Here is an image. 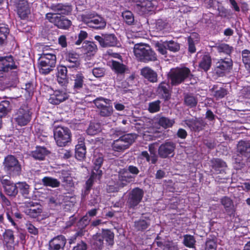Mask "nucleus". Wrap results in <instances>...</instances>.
I'll return each instance as SVG.
<instances>
[{"mask_svg": "<svg viewBox=\"0 0 250 250\" xmlns=\"http://www.w3.org/2000/svg\"><path fill=\"white\" fill-rule=\"evenodd\" d=\"M47 7L54 13H48L45 19L58 28L62 29H68L71 25L70 20L61 15H68L72 11L70 6L61 3L48 4Z\"/></svg>", "mask_w": 250, "mask_h": 250, "instance_id": "nucleus-1", "label": "nucleus"}, {"mask_svg": "<svg viewBox=\"0 0 250 250\" xmlns=\"http://www.w3.org/2000/svg\"><path fill=\"white\" fill-rule=\"evenodd\" d=\"M122 130H116L115 135L121 136L118 139L114 140L112 144V148L115 151L122 152L128 148L137 138L135 134L129 133L123 134Z\"/></svg>", "mask_w": 250, "mask_h": 250, "instance_id": "nucleus-2", "label": "nucleus"}, {"mask_svg": "<svg viewBox=\"0 0 250 250\" xmlns=\"http://www.w3.org/2000/svg\"><path fill=\"white\" fill-rule=\"evenodd\" d=\"M193 75L190 69L186 67L172 68L168 74V78L172 85L177 86L188 78L191 79Z\"/></svg>", "mask_w": 250, "mask_h": 250, "instance_id": "nucleus-3", "label": "nucleus"}, {"mask_svg": "<svg viewBox=\"0 0 250 250\" xmlns=\"http://www.w3.org/2000/svg\"><path fill=\"white\" fill-rule=\"evenodd\" d=\"M136 57L141 62H148L157 60L155 53L148 45L143 43L136 44L134 47Z\"/></svg>", "mask_w": 250, "mask_h": 250, "instance_id": "nucleus-4", "label": "nucleus"}, {"mask_svg": "<svg viewBox=\"0 0 250 250\" xmlns=\"http://www.w3.org/2000/svg\"><path fill=\"white\" fill-rule=\"evenodd\" d=\"M40 72L46 75L51 72L56 64V56L52 53H43L39 59Z\"/></svg>", "mask_w": 250, "mask_h": 250, "instance_id": "nucleus-5", "label": "nucleus"}, {"mask_svg": "<svg viewBox=\"0 0 250 250\" xmlns=\"http://www.w3.org/2000/svg\"><path fill=\"white\" fill-rule=\"evenodd\" d=\"M82 21L88 27L96 29H102L105 27V20L95 13H90L82 17Z\"/></svg>", "mask_w": 250, "mask_h": 250, "instance_id": "nucleus-6", "label": "nucleus"}, {"mask_svg": "<svg viewBox=\"0 0 250 250\" xmlns=\"http://www.w3.org/2000/svg\"><path fill=\"white\" fill-rule=\"evenodd\" d=\"M54 136L57 145L60 147L66 146L71 140L70 130L66 127H55L54 129Z\"/></svg>", "mask_w": 250, "mask_h": 250, "instance_id": "nucleus-7", "label": "nucleus"}, {"mask_svg": "<svg viewBox=\"0 0 250 250\" xmlns=\"http://www.w3.org/2000/svg\"><path fill=\"white\" fill-rule=\"evenodd\" d=\"M93 103L101 117H109L112 115L113 108L110 100L100 97L94 100Z\"/></svg>", "mask_w": 250, "mask_h": 250, "instance_id": "nucleus-8", "label": "nucleus"}, {"mask_svg": "<svg viewBox=\"0 0 250 250\" xmlns=\"http://www.w3.org/2000/svg\"><path fill=\"white\" fill-rule=\"evenodd\" d=\"M144 195L142 189L136 188L132 189L127 195L126 206L129 208L134 209L141 202Z\"/></svg>", "mask_w": 250, "mask_h": 250, "instance_id": "nucleus-9", "label": "nucleus"}, {"mask_svg": "<svg viewBox=\"0 0 250 250\" xmlns=\"http://www.w3.org/2000/svg\"><path fill=\"white\" fill-rule=\"evenodd\" d=\"M32 113L29 108L23 105L16 112L14 120L17 124L20 126L26 125L31 120Z\"/></svg>", "mask_w": 250, "mask_h": 250, "instance_id": "nucleus-10", "label": "nucleus"}, {"mask_svg": "<svg viewBox=\"0 0 250 250\" xmlns=\"http://www.w3.org/2000/svg\"><path fill=\"white\" fill-rule=\"evenodd\" d=\"M95 39L98 41L103 47L115 46L118 44V40L114 34H102V36H95Z\"/></svg>", "mask_w": 250, "mask_h": 250, "instance_id": "nucleus-11", "label": "nucleus"}, {"mask_svg": "<svg viewBox=\"0 0 250 250\" xmlns=\"http://www.w3.org/2000/svg\"><path fill=\"white\" fill-rule=\"evenodd\" d=\"M233 62L230 58L221 59L216 63L215 71L217 75L221 76L232 68Z\"/></svg>", "mask_w": 250, "mask_h": 250, "instance_id": "nucleus-12", "label": "nucleus"}, {"mask_svg": "<svg viewBox=\"0 0 250 250\" xmlns=\"http://www.w3.org/2000/svg\"><path fill=\"white\" fill-rule=\"evenodd\" d=\"M4 168L10 173L19 175L21 170V167L16 157H5Z\"/></svg>", "mask_w": 250, "mask_h": 250, "instance_id": "nucleus-13", "label": "nucleus"}, {"mask_svg": "<svg viewBox=\"0 0 250 250\" xmlns=\"http://www.w3.org/2000/svg\"><path fill=\"white\" fill-rule=\"evenodd\" d=\"M185 123L191 130L195 132L204 130L207 125L206 121L201 118L187 119L185 121Z\"/></svg>", "mask_w": 250, "mask_h": 250, "instance_id": "nucleus-14", "label": "nucleus"}, {"mask_svg": "<svg viewBox=\"0 0 250 250\" xmlns=\"http://www.w3.org/2000/svg\"><path fill=\"white\" fill-rule=\"evenodd\" d=\"M156 92L158 95L165 101H168L171 98V89L169 84L167 82L163 81L159 83Z\"/></svg>", "mask_w": 250, "mask_h": 250, "instance_id": "nucleus-15", "label": "nucleus"}, {"mask_svg": "<svg viewBox=\"0 0 250 250\" xmlns=\"http://www.w3.org/2000/svg\"><path fill=\"white\" fill-rule=\"evenodd\" d=\"M16 68L12 56L0 57V71L7 72Z\"/></svg>", "mask_w": 250, "mask_h": 250, "instance_id": "nucleus-16", "label": "nucleus"}, {"mask_svg": "<svg viewBox=\"0 0 250 250\" xmlns=\"http://www.w3.org/2000/svg\"><path fill=\"white\" fill-rule=\"evenodd\" d=\"M57 69L56 77L58 83L62 86H66L68 83L66 67L61 65L58 66Z\"/></svg>", "mask_w": 250, "mask_h": 250, "instance_id": "nucleus-17", "label": "nucleus"}, {"mask_svg": "<svg viewBox=\"0 0 250 250\" xmlns=\"http://www.w3.org/2000/svg\"><path fill=\"white\" fill-rule=\"evenodd\" d=\"M15 4L18 14L21 18H25L30 12L27 0H17Z\"/></svg>", "mask_w": 250, "mask_h": 250, "instance_id": "nucleus-18", "label": "nucleus"}, {"mask_svg": "<svg viewBox=\"0 0 250 250\" xmlns=\"http://www.w3.org/2000/svg\"><path fill=\"white\" fill-rule=\"evenodd\" d=\"M68 98L67 93L63 91L55 90L49 99V102L53 104H59Z\"/></svg>", "mask_w": 250, "mask_h": 250, "instance_id": "nucleus-19", "label": "nucleus"}, {"mask_svg": "<svg viewBox=\"0 0 250 250\" xmlns=\"http://www.w3.org/2000/svg\"><path fill=\"white\" fill-rule=\"evenodd\" d=\"M0 180L8 195L15 196L18 193V186L11 183L8 179H5L4 176L0 177Z\"/></svg>", "mask_w": 250, "mask_h": 250, "instance_id": "nucleus-20", "label": "nucleus"}, {"mask_svg": "<svg viewBox=\"0 0 250 250\" xmlns=\"http://www.w3.org/2000/svg\"><path fill=\"white\" fill-rule=\"evenodd\" d=\"M30 208L26 209L25 213L32 218H36L42 212V207L38 203L31 202L29 203Z\"/></svg>", "mask_w": 250, "mask_h": 250, "instance_id": "nucleus-21", "label": "nucleus"}, {"mask_svg": "<svg viewBox=\"0 0 250 250\" xmlns=\"http://www.w3.org/2000/svg\"><path fill=\"white\" fill-rule=\"evenodd\" d=\"M84 77L82 73H78L73 76V88L75 92H80L84 85Z\"/></svg>", "mask_w": 250, "mask_h": 250, "instance_id": "nucleus-22", "label": "nucleus"}, {"mask_svg": "<svg viewBox=\"0 0 250 250\" xmlns=\"http://www.w3.org/2000/svg\"><path fill=\"white\" fill-rule=\"evenodd\" d=\"M134 177L129 174L127 170L124 169L120 171L118 174V185L120 187L123 188L127 185V183L133 181V179Z\"/></svg>", "mask_w": 250, "mask_h": 250, "instance_id": "nucleus-23", "label": "nucleus"}, {"mask_svg": "<svg viewBox=\"0 0 250 250\" xmlns=\"http://www.w3.org/2000/svg\"><path fill=\"white\" fill-rule=\"evenodd\" d=\"M141 75L149 82L156 83L158 81V75L153 70L148 67H145L141 69Z\"/></svg>", "mask_w": 250, "mask_h": 250, "instance_id": "nucleus-24", "label": "nucleus"}, {"mask_svg": "<svg viewBox=\"0 0 250 250\" xmlns=\"http://www.w3.org/2000/svg\"><path fill=\"white\" fill-rule=\"evenodd\" d=\"M221 203L224 206L227 213L231 216L234 215L235 208L232 200L228 196H224L221 199Z\"/></svg>", "mask_w": 250, "mask_h": 250, "instance_id": "nucleus-25", "label": "nucleus"}, {"mask_svg": "<svg viewBox=\"0 0 250 250\" xmlns=\"http://www.w3.org/2000/svg\"><path fill=\"white\" fill-rule=\"evenodd\" d=\"M175 149V145L172 142H167L160 146L159 153L161 156H167L172 153Z\"/></svg>", "mask_w": 250, "mask_h": 250, "instance_id": "nucleus-26", "label": "nucleus"}, {"mask_svg": "<svg viewBox=\"0 0 250 250\" xmlns=\"http://www.w3.org/2000/svg\"><path fill=\"white\" fill-rule=\"evenodd\" d=\"M82 48L84 53L89 56L94 55L97 51V45L93 42H84Z\"/></svg>", "mask_w": 250, "mask_h": 250, "instance_id": "nucleus-27", "label": "nucleus"}, {"mask_svg": "<svg viewBox=\"0 0 250 250\" xmlns=\"http://www.w3.org/2000/svg\"><path fill=\"white\" fill-rule=\"evenodd\" d=\"M9 31L8 25L4 23H0V45H2L6 42Z\"/></svg>", "mask_w": 250, "mask_h": 250, "instance_id": "nucleus-28", "label": "nucleus"}, {"mask_svg": "<svg viewBox=\"0 0 250 250\" xmlns=\"http://www.w3.org/2000/svg\"><path fill=\"white\" fill-rule=\"evenodd\" d=\"M184 104L189 107H195L198 103L197 97L192 93L184 94Z\"/></svg>", "mask_w": 250, "mask_h": 250, "instance_id": "nucleus-29", "label": "nucleus"}, {"mask_svg": "<svg viewBox=\"0 0 250 250\" xmlns=\"http://www.w3.org/2000/svg\"><path fill=\"white\" fill-rule=\"evenodd\" d=\"M211 62L212 59L211 56L209 54H206L202 58L199 62V66L205 71H207L209 69L211 65Z\"/></svg>", "mask_w": 250, "mask_h": 250, "instance_id": "nucleus-30", "label": "nucleus"}, {"mask_svg": "<svg viewBox=\"0 0 250 250\" xmlns=\"http://www.w3.org/2000/svg\"><path fill=\"white\" fill-rule=\"evenodd\" d=\"M101 234L106 242V244L108 246H112L114 243V234L109 229H103Z\"/></svg>", "mask_w": 250, "mask_h": 250, "instance_id": "nucleus-31", "label": "nucleus"}, {"mask_svg": "<svg viewBox=\"0 0 250 250\" xmlns=\"http://www.w3.org/2000/svg\"><path fill=\"white\" fill-rule=\"evenodd\" d=\"M237 149L241 155H248L250 154V144L248 142L240 141L237 144Z\"/></svg>", "mask_w": 250, "mask_h": 250, "instance_id": "nucleus-32", "label": "nucleus"}, {"mask_svg": "<svg viewBox=\"0 0 250 250\" xmlns=\"http://www.w3.org/2000/svg\"><path fill=\"white\" fill-rule=\"evenodd\" d=\"M151 0H134L135 3L134 6L135 9L138 12H145L146 7Z\"/></svg>", "mask_w": 250, "mask_h": 250, "instance_id": "nucleus-33", "label": "nucleus"}, {"mask_svg": "<svg viewBox=\"0 0 250 250\" xmlns=\"http://www.w3.org/2000/svg\"><path fill=\"white\" fill-rule=\"evenodd\" d=\"M66 62L70 63H73V65H68V67H77L80 65L79 62V55L75 53H69L66 56Z\"/></svg>", "mask_w": 250, "mask_h": 250, "instance_id": "nucleus-34", "label": "nucleus"}, {"mask_svg": "<svg viewBox=\"0 0 250 250\" xmlns=\"http://www.w3.org/2000/svg\"><path fill=\"white\" fill-rule=\"evenodd\" d=\"M215 47L219 53H222L228 55H230L233 51V47L224 43L215 46Z\"/></svg>", "mask_w": 250, "mask_h": 250, "instance_id": "nucleus-35", "label": "nucleus"}, {"mask_svg": "<svg viewBox=\"0 0 250 250\" xmlns=\"http://www.w3.org/2000/svg\"><path fill=\"white\" fill-rule=\"evenodd\" d=\"M50 154V151L44 146H37L36 149L32 152V156H45Z\"/></svg>", "mask_w": 250, "mask_h": 250, "instance_id": "nucleus-36", "label": "nucleus"}, {"mask_svg": "<svg viewBox=\"0 0 250 250\" xmlns=\"http://www.w3.org/2000/svg\"><path fill=\"white\" fill-rule=\"evenodd\" d=\"M42 184L45 186L57 188L60 186V182L56 179L49 177H45L42 179Z\"/></svg>", "mask_w": 250, "mask_h": 250, "instance_id": "nucleus-37", "label": "nucleus"}, {"mask_svg": "<svg viewBox=\"0 0 250 250\" xmlns=\"http://www.w3.org/2000/svg\"><path fill=\"white\" fill-rule=\"evenodd\" d=\"M18 189L25 198H29V186L25 182H19L17 183Z\"/></svg>", "mask_w": 250, "mask_h": 250, "instance_id": "nucleus-38", "label": "nucleus"}, {"mask_svg": "<svg viewBox=\"0 0 250 250\" xmlns=\"http://www.w3.org/2000/svg\"><path fill=\"white\" fill-rule=\"evenodd\" d=\"M112 66L116 73L118 74H123L128 70L125 65L115 61L112 62Z\"/></svg>", "mask_w": 250, "mask_h": 250, "instance_id": "nucleus-39", "label": "nucleus"}, {"mask_svg": "<svg viewBox=\"0 0 250 250\" xmlns=\"http://www.w3.org/2000/svg\"><path fill=\"white\" fill-rule=\"evenodd\" d=\"M175 121L173 119H170L165 117H161L158 120L159 125L165 128L172 127Z\"/></svg>", "mask_w": 250, "mask_h": 250, "instance_id": "nucleus-40", "label": "nucleus"}, {"mask_svg": "<svg viewBox=\"0 0 250 250\" xmlns=\"http://www.w3.org/2000/svg\"><path fill=\"white\" fill-rule=\"evenodd\" d=\"M101 130V125L98 123H90L87 129V133L89 135H95Z\"/></svg>", "mask_w": 250, "mask_h": 250, "instance_id": "nucleus-41", "label": "nucleus"}, {"mask_svg": "<svg viewBox=\"0 0 250 250\" xmlns=\"http://www.w3.org/2000/svg\"><path fill=\"white\" fill-rule=\"evenodd\" d=\"M242 61L247 70L250 71V51L245 49L242 51Z\"/></svg>", "mask_w": 250, "mask_h": 250, "instance_id": "nucleus-42", "label": "nucleus"}, {"mask_svg": "<svg viewBox=\"0 0 250 250\" xmlns=\"http://www.w3.org/2000/svg\"><path fill=\"white\" fill-rule=\"evenodd\" d=\"M149 221L140 219L134 222V227L138 230H143L146 229L149 226Z\"/></svg>", "mask_w": 250, "mask_h": 250, "instance_id": "nucleus-43", "label": "nucleus"}, {"mask_svg": "<svg viewBox=\"0 0 250 250\" xmlns=\"http://www.w3.org/2000/svg\"><path fill=\"white\" fill-rule=\"evenodd\" d=\"M10 103L7 101H3L0 103V118L5 116L9 110Z\"/></svg>", "mask_w": 250, "mask_h": 250, "instance_id": "nucleus-44", "label": "nucleus"}, {"mask_svg": "<svg viewBox=\"0 0 250 250\" xmlns=\"http://www.w3.org/2000/svg\"><path fill=\"white\" fill-rule=\"evenodd\" d=\"M183 237V244L185 246L188 248L194 247L196 241L193 236L186 234L184 235Z\"/></svg>", "mask_w": 250, "mask_h": 250, "instance_id": "nucleus-45", "label": "nucleus"}, {"mask_svg": "<svg viewBox=\"0 0 250 250\" xmlns=\"http://www.w3.org/2000/svg\"><path fill=\"white\" fill-rule=\"evenodd\" d=\"M217 243L214 239L207 238L204 246V250H216Z\"/></svg>", "mask_w": 250, "mask_h": 250, "instance_id": "nucleus-46", "label": "nucleus"}, {"mask_svg": "<svg viewBox=\"0 0 250 250\" xmlns=\"http://www.w3.org/2000/svg\"><path fill=\"white\" fill-rule=\"evenodd\" d=\"M4 241L6 243L13 244L14 243V235L13 231L11 229H6L3 234Z\"/></svg>", "mask_w": 250, "mask_h": 250, "instance_id": "nucleus-47", "label": "nucleus"}, {"mask_svg": "<svg viewBox=\"0 0 250 250\" xmlns=\"http://www.w3.org/2000/svg\"><path fill=\"white\" fill-rule=\"evenodd\" d=\"M94 240V245L99 250H101L104 245V239L101 233H96L93 237Z\"/></svg>", "mask_w": 250, "mask_h": 250, "instance_id": "nucleus-48", "label": "nucleus"}, {"mask_svg": "<svg viewBox=\"0 0 250 250\" xmlns=\"http://www.w3.org/2000/svg\"><path fill=\"white\" fill-rule=\"evenodd\" d=\"M161 101L157 100L148 104V110L150 113H155L160 111Z\"/></svg>", "mask_w": 250, "mask_h": 250, "instance_id": "nucleus-49", "label": "nucleus"}, {"mask_svg": "<svg viewBox=\"0 0 250 250\" xmlns=\"http://www.w3.org/2000/svg\"><path fill=\"white\" fill-rule=\"evenodd\" d=\"M49 243L57 245H60L65 246L66 243V239L63 235H58L52 239Z\"/></svg>", "mask_w": 250, "mask_h": 250, "instance_id": "nucleus-50", "label": "nucleus"}, {"mask_svg": "<svg viewBox=\"0 0 250 250\" xmlns=\"http://www.w3.org/2000/svg\"><path fill=\"white\" fill-rule=\"evenodd\" d=\"M122 16L125 21V22L128 24H132L134 21V16L132 13L129 11H125L123 12Z\"/></svg>", "mask_w": 250, "mask_h": 250, "instance_id": "nucleus-51", "label": "nucleus"}, {"mask_svg": "<svg viewBox=\"0 0 250 250\" xmlns=\"http://www.w3.org/2000/svg\"><path fill=\"white\" fill-rule=\"evenodd\" d=\"M167 49L172 52H177L180 49V44L172 40L166 41Z\"/></svg>", "mask_w": 250, "mask_h": 250, "instance_id": "nucleus-52", "label": "nucleus"}, {"mask_svg": "<svg viewBox=\"0 0 250 250\" xmlns=\"http://www.w3.org/2000/svg\"><path fill=\"white\" fill-rule=\"evenodd\" d=\"M90 221V219L89 216L86 214L79 220L78 222L77 226L78 228L82 230L89 224Z\"/></svg>", "mask_w": 250, "mask_h": 250, "instance_id": "nucleus-53", "label": "nucleus"}, {"mask_svg": "<svg viewBox=\"0 0 250 250\" xmlns=\"http://www.w3.org/2000/svg\"><path fill=\"white\" fill-rule=\"evenodd\" d=\"M155 47L156 50L161 54L165 55L167 54V46L166 44V41L162 43L157 42L155 43Z\"/></svg>", "mask_w": 250, "mask_h": 250, "instance_id": "nucleus-54", "label": "nucleus"}, {"mask_svg": "<svg viewBox=\"0 0 250 250\" xmlns=\"http://www.w3.org/2000/svg\"><path fill=\"white\" fill-rule=\"evenodd\" d=\"M86 147L85 145H77L75 147V156H85L86 154Z\"/></svg>", "mask_w": 250, "mask_h": 250, "instance_id": "nucleus-55", "label": "nucleus"}, {"mask_svg": "<svg viewBox=\"0 0 250 250\" xmlns=\"http://www.w3.org/2000/svg\"><path fill=\"white\" fill-rule=\"evenodd\" d=\"M227 93L228 91L226 89L220 88L219 89L214 91L213 95L216 99H219L224 98L227 95Z\"/></svg>", "mask_w": 250, "mask_h": 250, "instance_id": "nucleus-56", "label": "nucleus"}, {"mask_svg": "<svg viewBox=\"0 0 250 250\" xmlns=\"http://www.w3.org/2000/svg\"><path fill=\"white\" fill-rule=\"evenodd\" d=\"M93 75L96 78L103 77L105 74V69L103 67H95L92 69Z\"/></svg>", "mask_w": 250, "mask_h": 250, "instance_id": "nucleus-57", "label": "nucleus"}, {"mask_svg": "<svg viewBox=\"0 0 250 250\" xmlns=\"http://www.w3.org/2000/svg\"><path fill=\"white\" fill-rule=\"evenodd\" d=\"M212 167L214 168L224 167H226V164L219 158H213L212 160Z\"/></svg>", "mask_w": 250, "mask_h": 250, "instance_id": "nucleus-58", "label": "nucleus"}, {"mask_svg": "<svg viewBox=\"0 0 250 250\" xmlns=\"http://www.w3.org/2000/svg\"><path fill=\"white\" fill-rule=\"evenodd\" d=\"M26 228L27 229L29 233L34 235L38 234L39 231L38 229L36 228L30 222H27L25 224Z\"/></svg>", "mask_w": 250, "mask_h": 250, "instance_id": "nucleus-59", "label": "nucleus"}, {"mask_svg": "<svg viewBox=\"0 0 250 250\" xmlns=\"http://www.w3.org/2000/svg\"><path fill=\"white\" fill-rule=\"evenodd\" d=\"M87 37V33L86 32L81 30L78 34V39L76 41L75 44L80 45L82 42Z\"/></svg>", "mask_w": 250, "mask_h": 250, "instance_id": "nucleus-60", "label": "nucleus"}, {"mask_svg": "<svg viewBox=\"0 0 250 250\" xmlns=\"http://www.w3.org/2000/svg\"><path fill=\"white\" fill-rule=\"evenodd\" d=\"M234 163L236 168H241L245 165L246 161L242 157H236L234 158Z\"/></svg>", "mask_w": 250, "mask_h": 250, "instance_id": "nucleus-61", "label": "nucleus"}, {"mask_svg": "<svg viewBox=\"0 0 250 250\" xmlns=\"http://www.w3.org/2000/svg\"><path fill=\"white\" fill-rule=\"evenodd\" d=\"M167 26V23L162 20H158L156 22V29L158 31H162Z\"/></svg>", "mask_w": 250, "mask_h": 250, "instance_id": "nucleus-62", "label": "nucleus"}, {"mask_svg": "<svg viewBox=\"0 0 250 250\" xmlns=\"http://www.w3.org/2000/svg\"><path fill=\"white\" fill-rule=\"evenodd\" d=\"M188 44L189 52H190L191 53H195L196 51L195 43L193 39L191 37H189L188 38Z\"/></svg>", "mask_w": 250, "mask_h": 250, "instance_id": "nucleus-63", "label": "nucleus"}, {"mask_svg": "<svg viewBox=\"0 0 250 250\" xmlns=\"http://www.w3.org/2000/svg\"><path fill=\"white\" fill-rule=\"evenodd\" d=\"M87 249V244L83 241H81L75 246L72 250H86Z\"/></svg>", "mask_w": 250, "mask_h": 250, "instance_id": "nucleus-64", "label": "nucleus"}]
</instances>
